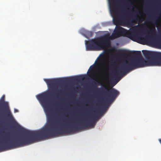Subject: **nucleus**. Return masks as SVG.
I'll use <instances>...</instances> for the list:
<instances>
[{
  "mask_svg": "<svg viewBox=\"0 0 161 161\" xmlns=\"http://www.w3.org/2000/svg\"><path fill=\"white\" fill-rule=\"evenodd\" d=\"M48 86H54L64 82L69 83L74 89L78 87L79 95L78 116H75L73 111L71 113L70 117L64 121L54 120L61 115L59 108H55L53 111L48 109L47 114L48 119L47 124L43 129L36 131L29 130L24 129L22 135L17 139H12V135L9 132H2L3 141L6 142L0 146V150L4 151L14 149L31 144L36 141L45 138H50L61 135H70L74 134L80 130V75L63 78L44 80Z\"/></svg>",
  "mask_w": 161,
  "mask_h": 161,
  "instance_id": "nucleus-1",
  "label": "nucleus"
},
{
  "mask_svg": "<svg viewBox=\"0 0 161 161\" xmlns=\"http://www.w3.org/2000/svg\"><path fill=\"white\" fill-rule=\"evenodd\" d=\"M4 100L5 96H3L0 99V125L5 123V120L14 125L16 122L10 111L8 103Z\"/></svg>",
  "mask_w": 161,
  "mask_h": 161,
  "instance_id": "nucleus-2",
  "label": "nucleus"
},
{
  "mask_svg": "<svg viewBox=\"0 0 161 161\" xmlns=\"http://www.w3.org/2000/svg\"><path fill=\"white\" fill-rule=\"evenodd\" d=\"M105 71H87V73L92 72H105ZM106 72L107 71H106ZM109 71L106 76L107 84L111 88L115 86L121 78L130 71Z\"/></svg>",
  "mask_w": 161,
  "mask_h": 161,
  "instance_id": "nucleus-3",
  "label": "nucleus"
},
{
  "mask_svg": "<svg viewBox=\"0 0 161 161\" xmlns=\"http://www.w3.org/2000/svg\"><path fill=\"white\" fill-rule=\"evenodd\" d=\"M99 41L95 39H89L88 41L87 40L85 41L86 50L87 51H92L100 50L103 49L102 45L109 46L110 42L108 39L103 40L100 42V45L99 44Z\"/></svg>",
  "mask_w": 161,
  "mask_h": 161,
  "instance_id": "nucleus-4",
  "label": "nucleus"
},
{
  "mask_svg": "<svg viewBox=\"0 0 161 161\" xmlns=\"http://www.w3.org/2000/svg\"><path fill=\"white\" fill-rule=\"evenodd\" d=\"M103 113L102 109H101L100 112L90 113L88 115V118L83 125L81 119V130L84 126L86 128L94 127L95 125L96 121L98 119L100 116Z\"/></svg>",
  "mask_w": 161,
  "mask_h": 161,
  "instance_id": "nucleus-5",
  "label": "nucleus"
},
{
  "mask_svg": "<svg viewBox=\"0 0 161 161\" xmlns=\"http://www.w3.org/2000/svg\"><path fill=\"white\" fill-rule=\"evenodd\" d=\"M135 7V6L132 3L130 0H126L123 3H119L118 7L116 8V10L120 15H125L126 14V9L128 8H130V10L133 9Z\"/></svg>",
  "mask_w": 161,
  "mask_h": 161,
  "instance_id": "nucleus-6",
  "label": "nucleus"
},
{
  "mask_svg": "<svg viewBox=\"0 0 161 161\" xmlns=\"http://www.w3.org/2000/svg\"><path fill=\"white\" fill-rule=\"evenodd\" d=\"M119 94V92L114 88L110 89L109 92L103 100V103L106 105H108L115 99Z\"/></svg>",
  "mask_w": 161,
  "mask_h": 161,
  "instance_id": "nucleus-7",
  "label": "nucleus"
},
{
  "mask_svg": "<svg viewBox=\"0 0 161 161\" xmlns=\"http://www.w3.org/2000/svg\"><path fill=\"white\" fill-rule=\"evenodd\" d=\"M130 39L134 41L140 43L144 40H147L148 37L147 35L144 33H141L139 31L134 30L131 35L129 36Z\"/></svg>",
  "mask_w": 161,
  "mask_h": 161,
  "instance_id": "nucleus-8",
  "label": "nucleus"
},
{
  "mask_svg": "<svg viewBox=\"0 0 161 161\" xmlns=\"http://www.w3.org/2000/svg\"><path fill=\"white\" fill-rule=\"evenodd\" d=\"M95 81L97 82V81L95 80V81H93L94 84L93 85V86L94 89H98L100 93L105 96V97H106L108 93L110 90L108 87L106 86H104L100 88H98L97 85H95L96 84Z\"/></svg>",
  "mask_w": 161,
  "mask_h": 161,
  "instance_id": "nucleus-9",
  "label": "nucleus"
},
{
  "mask_svg": "<svg viewBox=\"0 0 161 161\" xmlns=\"http://www.w3.org/2000/svg\"><path fill=\"white\" fill-rule=\"evenodd\" d=\"M51 91H50L48 92H46L38 95L37 96V99L43 104L45 105L48 94Z\"/></svg>",
  "mask_w": 161,
  "mask_h": 161,
  "instance_id": "nucleus-10",
  "label": "nucleus"
},
{
  "mask_svg": "<svg viewBox=\"0 0 161 161\" xmlns=\"http://www.w3.org/2000/svg\"><path fill=\"white\" fill-rule=\"evenodd\" d=\"M126 14L125 15L129 14L135 18L137 17V15L140 14L139 10L137 8H136L134 11H133V9L129 10L128 8H126Z\"/></svg>",
  "mask_w": 161,
  "mask_h": 161,
  "instance_id": "nucleus-11",
  "label": "nucleus"
},
{
  "mask_svg": "<svg viewBox=\"0 0 161 161\" xmlns=\"http://www.w3.org/2000/svg\"><path fill=\"white\" fill-rule=\"evenodd\" d=\"M81 34L86 38L89 39L92 36L93 33L85 30L83 28H81Z\"/></svg>",
  "mask_w": 161,
  "mask_h": 161,
  "instance_id": "nucleus-12",
  "label": "nucleus"
},
{
  "mask_svg": "<svg viewBox=\"0 0 161 161\" xmlns=\"http://www.w3.org/2000/svg\"><path fill=\"white\" fill-rule=\"evenodd\" d=\"M118 57L117 56H114L111 59L109 65V67L110 68H112L116 66L117 63L118 61L117 59Z\"/></svg>",
  "mask_w": 161,
  "mask_h": 161,
  "instance_id": "nucleus-13",
  "label": "nucleus"
},
{
  "mask_svg": "<svg viewBox=\"0 0 161 161\" xmlns=\"http://www.w3.org/2000/svg\"><path fill=\"white\" fill-rule=\"evenodd\" d=\"M108 8L109 10V12L111 16L113 17V20H114V16L113 14V13L114 12V10L113 9L112 2L111 0H107Z\"/></svg>",
  "mask_w": 161,
  "mask_h": 161,
  "instance_id": "nucleus-14",
  "label": "nucleus"
},
{
  "mask_svg": "<svg viewBox=\"0 0 161 161\" xmlns=\"http://www.w3.org/2000/svg\"><path fill=\"white\" fill-rule=\"evenodd\" d=\"M62 92L61 91H58L57 92L55 93L54 95H51V97L55 98L56 100H58L61 99V95Z\"/></svg>",
  "mask_w": 161,
  "mask_h": 161,
  "instance_id": "nucleus-15",
  "label": "nucleus"
},
{
  "mask_svg": "<svg viewBox=\"0 0 161 161\" xmlns=\"http://www.w3.org/2000/svg\"><path fill=\"white\" fill-rule=\"evenodd\" d=\"M147 21L149 22H153L155 23H156L157 22L155 17L152 15H150V17H148L147 19Z\"/></svg>",
  "mask_w": 161,
  "mask_h": 161,
  "instance_id": "nucleus-16",
  "label": "nucleus"
},
{
  "mask_svg": "<svg viewBox=\"0 0 161 161\" xmlns=\"http://www.w3.org/2000/svg\"><path fill=\"white\" fill-rule=\"evenodd\" d=\"M113 36L115 38H118L119 36V34L118 32L116 31H114L113 33Z\"/></svg>",
  "mask_w": 161,
  "mask_h": 161,
  "instance_id": "nucleus-17",
  "label": "nucleus"
},
{
  "mask_svg": "<svg viewBox=\"0 0 161 161\" xmlns=\"http://www.w3.org/2000/svg\"><path fill=\"white\" fill-rule=\"evenodd\" d=\"M119 45V43L118 42H116L115 43V45H112L111 46V47L113 49H116L117 48V47H118Z\"/></svg>",
  "mask_w": 161,
  "mask_h": 161,
  "instance_id": "nucleus-18",
  "label": "nucleus"
},
{
  "mask_svg": "<svg viewBox=\"0 0 161 161\" xmlns=\"http://www.w3.org/2000/svg\"><path fill=\"white\" fill-rule=\"evenodd\" d=\"M157 40V39L155 37H152L151 38L150 41L152 42H154Z\"/></svg>",
  "mask_w": 161,
  "mask_h": 161,
  "instance_id": "nucleus-19",
  "label": "nucleus"
},
{
  "mask_svg": "<svg viewBox=\"0 0 161 161\" xmlns=\"http://www.w3.org/2000/svg\"><path fill=\"white\" fill-rule=\"evenodd\" d=\"M120 31L125 33L126 32H127V30H125L124 28L122 27L121 28Z\"/></svg>",
  "mask_w": 161,
  "mask_h": 161,
  "instance_id": "nucleus-20",
  "label": "nucleus"
},
{
  "mask_svg": "<svg viewBox=\"0 0 161 161\" xmlns=\"http://www.w3.org/2000/svg\"><path fill=\"white\" fill-rule=\"evenodd\" d=\"M102 24L103 26H106L108 25V23H102Z\"/></svg>",
  "mask_w": 161,
  "mask_h": 161,
  "instance_id": "nucleus-21",
  "label": "nucleus"
},
{
  "mask_svg": "<svg viewBox=\"0 0 161 161\" xmlns=\"http://www.w3.org/2000/svg\"><path fill=\"white\" fill-rule=\"evenodd\" d=\"M14 113H17L18 112V110L16 109H14Z\"/></svg>",
  "mask_w": 161,
  "mask_h": 161,
  "instance_id": "nucleus-22",
  "label": "nucleus"
},
{
  "mask_svg": "<svg viewBox=\"0 0 161 161\" xmlns=\"http://www.w3.org/2000/svg\"><path fill=\"white\" fill-rule=\"evenodd\" d=\"M81 80H83V75H81Z\"/></svg>",
  "mask_w": 161,
  "mask_h": 161,
  "instance_id": "nucleus-23",
  "label": "nucleus"
},
{
  "mask_svg": "<svg viewBox=\"0 0 161 161\" xmlns=\"http://www.w3.org/2000/svg\"><path fill=\"white\" fill-rule=\"evenodd\" d=\"M159 141L160 142V143L161 144V139L159 140Z\"/></svg>",
  "mask_w": 161,
  "mask_h": 161,
  "instance_id": "nucleus-24",
  "label": "nucleus"
},
{
  "mask_svg": "<svg viewBox=\"0 0 161 161\" xmlns=\"http://www.w3.org/2000/svg\"><path fill=\"white\" fill-rule=\"evenodd\" d=\"M96 110L97 111H98V109H96Z\"/></svg>",
  "mask_w": 161,
  "mask_h": 161,
  "instance_id": "nucleus-25",
  "label": "nucleus"
},
{
  "mask_svg": "<svg viewBox=\"0 0 161 161\" xmlns=\"http://www.w3.org/2000/svg\"><path fill=\"white\" fill-rule=\"evenodd\" d=\"M119 51H121V50H119Z\"/></svg>",
  "mask_w": 161,
  "mask_h": 161,
  "instance_id": "nucleus-26",
  "label": "nucleus"
},
{
  "mask_svg": "<svg viewBox=\"0 0 161 161\" xmlns=\"http://www.w3.org/2000/svg\"><path fill=\"white\" fill-rule=\"evenodd\" d=\"M81 94H82V93H81Z\"/></svg>",
  "mask_w": 161,
  "mask_h": 161,
  "instance_id": "nucleus-27",
  "label": "nucleus"
}]
</instances>
